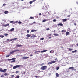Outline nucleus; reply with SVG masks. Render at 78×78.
<instances>
[{"mask_svg":"<svg viewBox=\"0 0 78 78\" xmlns=\"http://www.w3.org/2000/svg\"><path fill=\"white\" fill-rule=\"evenodd\" d=\"M14 52L13 51H12V52H11L10 53V54H13Z\"/></svg>","mask_w":78,"mask_h":78,"instance_id":"72a5a7b5","label":"nucleus"},{"mask_svg":"<svg viewBox=\"0 0 78 78\" xmlns=\"http://www.w3.org/2000/svg\"><path fill=\"white\" fill-rule=\"evenodd\" d=\"M49 30H50V29H49V28H48L46 29L47 31H49Z\"/></svg>","mask_w":78,"mask_h":78,"instance_id":"e433bc0d","label":"nucleus"},{"mask_svg":"<svg viewBox=\"0 0 78 78\" xmlns=\"http://www.w3.org/2000/svg\"><path fill=\"white\" fill-rule=\"evenodd\" d=\"M20 78V76H18L16 77V78Z\"/></svg>","mask_w":78,"mask_h":78,"instance_id":"a19ab883","label":"nucleus"},{"mask_svg":"<svg viewBox=\"0 0 78 78\" xmlns=\"http://www.w3.org/2000/svg\"><path fill=\"white\" fill-rule=\"evenodd\" d=\"M36 0H33V1H33V2H35V1H36Z\"/></svg>","mask_w":78,"mask_h":78,"instance_id":"5fc2aeb1","label":"nucleus"},{"mask_svg":"<svg viewBox=\"0 0 78 78\" xmlns=\"http://www.w3.org/2000/svg\"><path fill=\"white\" fill-rule=\"evenodd\" d=\"M41 13H40L39 14V16H41Z\"/></svg>","mask_w":78,"mask_h":78,"instance_id":"052dcab7","label":"nucleus"},{"mask_svg":"<svg viewBox=\"0 0 78 78\" xmlns=\"http://www.w3.org/2000/svg\"><path fill=\"white\" fill-rule=\"evenodd\" d=\"M34 37H36V35H34L31 36V38H34Z\"/></svg>","mask_w":78,"mask_h":78,"instance_id":"6ab92c4d","label":"nucleus"},{"mask_svg":"<svg viewBox=\"0 0 78 78\" xmlns=\"http://www.w3.org/2000/svg\"><path fill=\"white\" fill-rule=\"evenodd\" d=\"M49 36H51V34H50L49 35Z\"/></svg>","mask_w":78,"mask_h":78,"instance_id":"4d7b16f0","label":"nucleus"},{"mask_svg":"<svg viewBox=\"0 0 78 78\" xmlns=\"http://www.w3.org/2000/svg\"><path fill=\"white\" fill-rule=\"evenodd\" d=\"M12 39H17V38Z\"/></svg>","mask_w":78,"mask_h":78,"instance_id":"69168bd1","label":"nucleus"},{"mask_svg":"<svg viewBox=\"0 0 78 78\" xmlns=\"http://www.w3.org/2000/svg\"><path fill=\"white\" fill-rule=\"evenodd\" d=\"M18 23L19 24H21L22 23V22H20V21H19L18 22Z\"/></svg>","mask_w":78,"mask_h":78,"instance_id":"f704fd0d","label":"nucleus"},{"mask_svg":"<svg viewBox=\"0 0 78 78\" xmlns=\"http://www.w3.org/2000/svg\"><path fill=\"white\" fill-rule=\"evenodd\" d=\"M21 66V65H16V66H15L13 67V69H15L16 68H19Z\"/></svg>","mask_w":78,"mask_h":78,"instance_id":"f03ea898","label":"nucleus"},{"mask_svg":"<svg viewBox=\"0 0 78 78\" xmlns=\"http://www.w3.org/2000/svg\"><path fill=\"white\" fill-rule=\"evenodd\" d=\"M33 1H30L29 2V3H30V4H32V3H33Z\"/></svg>","mask_w":78,"mask_h":78,"instance_id":"b1692460","label":"nucleus"},{"mask_svg":"<svg viewBox=\"0 0 78 78\" xmlns=\"http://www.w3.org/2000/svg\"><path fill=\"white\" fill-rule=\"evenodd\" d=\"M12 60H15L16 59V58H11Z\"/></svg>","mask_w":78,"mask_h":78,"instance_id":"2f4dec72","label":"nucleus"},{"mask_svg":"<svg viewBox=\"0 0 78 78\" xmlns=\"http://www.w3.org/2000/svg\"><path fill=\"white\" fill-rule=\"evenodd\" d=\"M4 13L5 14H8V11H5L4 12Z\"/></svg>","mask_w":78,"mask_h":78,"instance_id":"f8f14e48","label":"nucleus"},{"mask_svg":"<svg viewBox=\"0 0 78 78\" xmlns=\"http://www.w3.org/2000/svg\"><path fill=\"white\" fill-rule=\"evenodd\" d=\"M30 19H34V18H33V17H30Z\"/></svg>","mask_w":78,"mask_h":78,"instance_id":"49530a36","label":"nucleus"},{"mask_svg":"<svg viewBox=\"0 0 78 78\" xmlns=\"http://www.w3.org/2000/svg\"><path fill=\"white\" fill-rule=\"evenodd\" d=\"M15 62H16V60H12L11 61V63H12Z\"/></svg>","mask_w":78,"mask_h":78,"instance_id":"c85d7f7f","label":"nucleus"},{"mask_svg":"<svg viewBox=\"0 0 78 78\" xmlns=\"http://www.w3.org/2000/svg\"><path fill=\"white\" fill-rule=\"evenodd\" d=\"M40 52V51H37L35 52V53L36 54H39V52Z\"/></svg>","mask_w":78,"mask_h":78,"instance_id":"423d86ee","label":"nucleus"},{"mask_svg":"<svg viewBox=\"0 0 78 78\" xmlns=\"http://www.w3.org/2000/svg\"><path fill=\"white\" fill-rule=\"evenodd\" d=\"M9 24H7L4 25V27H7V26H8L9 25Z\"/></svg>","mask_w":78,"mask_h":78,"instance_id":"a878e982","label":"nucleus"},{"mask_svg":"<svg viewBox=\"0 0 78 78\" xmlns=\"http://www.w3.org/2000/svg\"><path fill=\"white\" fill-rule=\"evenodd\" d=\"M7 70V69H5L4 70H3L1 68H0V72H4L5 73L6 72V71Z\"/></svg>","mask_w":78,"mask_h":78,"instance_id":"7ed1b4c3","label":"nucleus"},{"mask_svg":"<svg viewBox=\"0 0 78 78\" xmlns=\"http://www.w3.org/2000/svg\"><path fill=\"white\" fill-rule=\"evenodd\" d=\"M69 32H66V36H68V35H69Z\"/></svg>","mask_w":78,"mask_h":78,"instance_id":"dca6fc26","label":"nucleus"},{"mask_svg":"<svg viewBox=\"0 0 78 78\" xmlns=\"http://www.w3.org/2000/svg\"><path fill=\"white\" fill-rule=\"evenodd\" d=\"M70 16H70V15H68V16H67V17H70Z\"/></svg>","mask_w":78,"mask_h":78,"instance_id":"79ce46f5","label":"nucleus"},{"mask_svg":"<svg viewBox=\"0 0 78 78\" xmlns=\"http://www.w3.org/2000/svg\"><path fill=\"white\" fill-rule=\"evenodd\" d=\"M52 51H50V53H53V52H52Z\"/></svg>","mask_w":78,"mask_h":78,"instance_id":"864d4df0","label":"nucleus"},{"mask_svg":"<svg viewBox=\"0 0 78 78\" xmlns=\"http://www.w3.org/2000/svg\"><path fill=\"white\" fill-rule=\"evenodd\" d=\"M8 34L7 33H6L4 34V35L5 36H8Z\"/></svg>","mask_w":78,"mask_h":78,"instance_id":"c9c22d12","label":"nucleus"},{"mask_svg":"<svg viewBox=\"0 0 78 78\" xmlns=\"http://www.w3.org/2000/svg\"><path fill=\"white\" fill-rule=\"evenodd\" d=\"M74 25H75V26H76V23H74Z\"/></svg>","mask_w":78,"mask_h":78,"instance_id":"09e8293b","label":"nucleus"},{"mask_svg":"<svg viewBox=\"0 0 78 78\" xmlns=\"http://www.w3.org/2000/svg\"><path fill=\"white\" fill-rule=\"evenodd\" d=\"M0 37H1V38H3V37H4V36L3 35H0Z\"/></svg>","mask_w":78,"mask_h":78,"instance_id":"cd10ccee","label":"nucleus"},{"mask_svg":"<svg viewBox=\"0 0 78 78\" xmlns=\"http://www.w3.org/2000/svg\"><path fill=\"white\" fill-rule=\"evenodd\" d=\"M47 66H42V67H41L40 69L42 70H46L47 69Z\"/></svg>","mask_w":78,"mask_h":78,"instance_id":"f257e3e1","label":"nucleus"},{"mask_svg":"<svg viewBox=\"0 0 78 78\" xmlns=\"http://www.w3.org/2000/svg\"><path fill=\"white\" fill-rule=\"evenodd\" d=\"M67 49H69L68 50H69V51H71L73 50V49L72 48H68Z\"/></svg>","mask_w":78,"mask_h":78,"instance_id":"a211bd4d","label":"nucleus"},{"mask_svg":"<svg viewBox=\"0 0 78 78\" xmlns=\"http://www.w3.org/2000/svg\"><path fill=\"white\" fill-rule=\"evenodd\" d=\"M55 75L56 76L59 77V74L58 73H56L55 74Z\"/></svg>","mask_w":78,"mask_h":78,"instance_id":"0eeeda50","label":"nucleus"},{"mask_svg":"<svg viewBox=\"0 0 78 78\" xmlns=\"http://www.w3.org/2000/svg\"><path fill=\"white\" fill-rule=\"evenodd\" d=\"M26 36H27V37H31V35L27 34L26 35Z\"/></svg>","mask_w":78,"mask_h":78,"instance_id":"aec40b11","label":"nucleus"},{"mask_svg":"<svg viewBox=\"0 0 78 78\" xmlns=\"http://www.w3.org/2000/svg\"><path fill=\"white\" fill-rule=\"evenodd\" d=\"M29 58V57H22V58L24 59H27V58Z\"/></svg>","mask_w":78,"mask_h":78,"instance_id":"1a4fd4ad","label":"nucleus"},{"mask_svg":"<svg viewBox=\"0 0 78 78\" xmlns=\"http://www.w3.org/2000/svg\"><path fill=\"white\" fill-rule=\"evenodd\" d=\"M4 76L3 75H2L1 76V77L2 78H4Z\"/></svg>","mask_w":78,"mask_h":78,"instance_id":"473e14b6","label":"nucleus"},{"mask_svg":"<svg viewBox=\"0 0 78 78\" xmlns=\"http://www.w3.org/2000/svg\"><path fill=\"white\" fill-rule=\"evenodd\" d=\"M15 73H19V71H16Z\"/></svg>","mask_w":78,"mask_h":78,"instance_id":"58836bf2","label":"nucleus"},{"mask_svg":"<svg viewBox=\"0 0 78 78\" xmlns=\"http://www.w3.org/2000/svg\"><path fill=\"white\" fill-rule=\"evenodd\" d=\"M4 75L5 76H7L9 75V74L8 73H5L4 74Z\"/></svg>","mask_w":78,"mask_h":78,"instance_id":"4be33fe9","label":"nucleus"},{"mask_svg":"<svg viewBox=\"0 0 78 78\" xmlns=\"http://www.w3.org/2000/svg\"><path fill=\"white\" fill-rule=\"evenodd\" d=\"M6 5V4L4 3V4H3V6H5V5Z\"/></svg>","mask_w":78,"mask_h":78,"instance_id":"ea45409f","label":"nucleus"},{"mask_svg":"<svg viewBox=\"0 0 78 78\" xmlns=\"http://www.w3.org/2000/svg\"><path fill=\"white\" fill-rule=\"evenodd\" d=\"M12 59L11 58H9V59H8V60H7L8 61H11L12 60Z\"/></svg>","mask_w":78,"mask_h":78,"instance_id":"4c0bfd02","label":"nucleus"},{"mask_svg":"<svg viewBox=\"0 0 78 78\" xmlns=\"http://www.w3.org/2000/svg\"><path fill=\"white\" fill-rule=\"evenodd\" d=\"M54 36H59V35L58 34L55 33L54 34Z\"/></svg>","mask_w":78,"mask_h":78,"instance_id":"6e6552de","label":"nucleus"},{"mask_svg":"<svg viewBox=\"0 0 78 78\" xmlns=\"http://www.w3.org/2000/svg\"><path fill=\"white\" fill-rule=\"evenodd\" d=\"M18 22V21H17L15 22H14V24L15 23H17Z\"/></svg>","mask_w":78,"mask_h":78,"instance_id":"a18cd8bd","label":"nucleus"},{"mask_svg":"<svg viewBox=\"0 0 78 78\" xmlns=\"http://www.w3.org/2000/svg\"><path fill=\"white\" fill-rule=\"evenodd\" d=\"M57 25L58 26H59V25L60 26H62V27L63 26V24L61 23H59L58 24H57Z\"/></svg>","mask_w":78,"mask_h":78,"instance_id":"9d476101","label":"nucleus"},{"mask_svg":"<svg viewBox=\"0 0 78 78\" xmlns=\"http://www.w3.org/2000/svg\"><path fill=\"white\" fill-rule=\"evenodd\" d=\"M76 45L77 46H78V43H77V44Z\"/></svg>","mask_w":78,"mask_h":78,"instance_id":"774afa93","label":"nucleus"},{"mask_svg":"<svg viewBox=\"0 0 78 78\" xmlns=\"http://www.w3.org/2000/svg\"><path fill=\"white\" fill-rule=\"evenodd\" d=\"M16 46L18 47H22V46L21 45H20V44H17L16 45Z\"/></svg>","mask_w":78,"mask_h":78,"instance_id":"ddd939ff","label":"nucleus"},{"mask_svg":"<svg viewBox=\"0 0 78 78\" xmlns=\"http://www.w3.org/2000/svg\"><path fill=\"white\" fill-rule=\"evenodd\" d=\"M77 50H75V51H72V53H74L75 52H77Z\"/></svg>","mask_w":78,"mask_h":78,"instance_id":"412c9836","label":"nucleus"},{"mask_svg":"<svg viewBox=\"0 0 78 78\" xmlns=\"http://www.w3.org/2000/svg\"><path fill=\"white\" fill-rule=\"evenodd\" d=\"M30 57H32V56H33V54H31L30 55Z\"/></svg>","mask_w":78,"mask_h":78,"instance_id":"de8ad7c7","label":"nucleus"},{"mask_svg":"<svg viewBox=\"0 0 78 78\" xmlns=\"http://www.w3.org/2000/svg\"><path fill=\"white\" fill-rule=\"evenodd\" d=\"M19 51V50L17 49V50H15L14 51H13L15 52H17V51Z\"/></svg>","mask_w":78,"mask_h":78,"instance_id":"393cba45","label":"nucleus"},{"mask_svg":"<svg viewBox=\"0 0 78 78\" xmlns=\"http://www.w3.org/2000/svg\"><path fill=\"white\" fill-rule=\"evenodd\" d=\"M14 22V21H10V23H13Z\"/></svg>","mask_w":78,"mask_h":78,"instance_id":"8fccbe9b","label":"nucleus"},{"mask_svg":"<svg viewBox=\"0 0 78 78\" xmlns=\"http://www.w3.org/2000/svg\"><path fill=\"white\" fill-rule=\"evenodd\" d=\"M33 23H32V24H30V25H33Z\"/></svg>","mask_w":78,"mask_h":78,"instance_id":"680f3d73","label":"nucleus"},{"mask_svg":"<svg viewBox=\"0 0 78 78\" xmlns=\"http://www.w3.org/2000/svg\"><path fill=\"white\" fill-rule=\"evenodd\" d=\"M11 67H13V65H11Z\"/></svg>","mask_w":78,"mask_h":78,"instance_id":"0e129e2a","label":"nucleus"},{"mask_svg":"<svg viewBox=\"0 0 78 78\" xmlns=\"http://www.w3.org/2000/svg\"><path fill=\"white\" fill-rule=\"evenodd\" d=\"M59 69V67H57L56 68V70H58Z\"/></svg>","mask_w":78,"mask_h":78,"instance_id":"bb28decb","label":"nucleus"},{"mask_svg":"<svg viewBox=\"0 0 78 78\" xmlns=\"http://www.w3.org/2000/svg\"><path fill=\"white\" fill-rule=\"evenodd\" d=\"M25 72H24L23 73V74H25Z\"/></svg>","mask_w":78,"mask_h":78,"instance_id":"13d9d810","label":"nucleus"},{"mask_svg":"<svg viewBox=\"0 0 78 78\" xmlns=\"http://www.w3.org/2000/svg\"><path fill=\"white\" fill-rule=\"evenodd\" d=\"M67 20V19H65L63 20V22H66Z\"/></svg>","mask_w":78,"mask_h":78,"instance_id":"9b49d317","label":"nucleus"},{"mask_svg":"<svg viewBox=\"0 0 78 78\" xmlns=\"http://www.w3.org/2000/svg\"><path fill=\"white\" fill-rule=\"evenodd\" d=\"M26 39H29V38L27 37L26 38Z\"/></svg>","mask_w":78,"mask_h":78,"instance_id":"e2e57ef3","label":"nucleus"},{"mask_svg":"<svg viewBox=\"0 0 78 78\" xmlns=\"http://www.w3.org/2000/svg\"><path fill=\"white\" fill-rule=\"evenodd\" d=\"M46 21H47V20H44L42 21V22H46Z\"/></svg>","mask_w":78,"mask_h":78,"instance_id":"c756f323","label":"nucleus"},{"mask_svg":"<svg viewBox=\"0 0 78 78\" xmlns=\"http://www.w3.org/2000/svg\"><path fill=\"white\" fill-rule=\"evenodd\" d=\"M10 55H6V58H8V57H9Z\"/></svg>","mask_w":78,"mask_h":78,"instance_id":"7c9ffc66","label":"nucleus"},{"mask_svg":"<svg viewBox=\"0 0 78 78\" xmlns=\"http://www.w3.org/2000/svg\"><path fill=\"white\" fill-rule=\"evenodd\" d=\"M27 33H29V30H27Z\"/></svg>","mask_w":78,"mask_h":78,"instance_id":"6e6d98bb","label":"nucleus"},{"mask_svg":"<svg viewBox=\"0 0 78 78\" xmlns=\"http://www.w3.org/2000/svg\"><path fill=\"white\" fill-rule=\"evenodd\" d=\"M48 39H51V37H49Z\"/></svg>","mask_w":78,"mask_h":78,"instance_id":"bf43d9fd","label":"nucleus"},{"mask_svg":"<svg viewBox=\"0 0 78 78\" xmlns=\"http://www.w3.org/2000/svg\"><path fill=\"white\" fill-rule=\"evenodd\" d=\"M35 23H36V22H35V21L33 23H32V24H35Z\"/></svg>","mask_w":78,"mask_h":78,"instance_id":"c03bdc74","label":"nucleus"},{"mask_svg":"<svg viewBox=\"0 0 78 78\" xmlns=\"http://www.w3.org/2000/svg\"><path fill=\"white\" fill-rule=\"evenodd\" d=\"M35 78H38V76H35Z\"/></svg>","mask_w":78,"mask_h":78,"instance_id":"603ef678","label":"nucleus"},{"mask_svg":"<svg viewBox=\"0 0 78 78\" xmlns=\"http://www.w3.org/2000/svg\"><path fill=\"white\" fill-rule=\"evenodd\" d=\"M36 30H32L31 31V32H36Z\"/></svg>","mask_w":78,"mask_h":78,"instance_id":"2eb2a0df","label":"nucleus"},{"mask_svg":"<svg viewBox=\"0 0 78 78\" xmlns=\"http://www.w3.org/2000/svg\"><path fill=\"white\" fill-rule=\"evenodd\" d=\"M53 22H56V20H53Z\"/></svg>","mask_w":78,"mask_h":78,"instance_id":"37998d69","label":"nucleus"},{"mask_svg":"<svg viewBox=\"0 0 78 78\" xmlns=\"http://www.w3.org/2000/svg\"><path fill=\"white\" fill-rule=\"evenodd\" d=\"M72 69V71H76V69H74V67H70L69 68V69Z\"/></svg>","mask_w":78,"mask_h":78,"instance_id":"39448f33","label":"nucleus"},{"mask_svg":"<svg viewBox=\"0 0 78 78\" xmlns=\"http://www.w3.org/2000/svg\"><path fill=\"white\" fill-rule=\"evenodd\" d=\"M11 76L12 77H14V75H11Z\"/></svg>","mask_w":78,"mask_h":78,"instance_id":"3c124183","label":"nucleus"},{"mask_svg":"<svg viewBox=\"0 0 78 78\" xmlns=\"http://www.w3.org/2000/svg\"><path fill=\"white\" fill-rule=\"evenodd\" d=\"M56 62V61L55 60L52 61H51V62H50L48 63V64H53V63H55Z\"/></svg>","mask_w":78,"mask_h":78,"instance_id":"20e7f679","label":"nucleus"},{"mask_svg":"<svg viewBox=\"0 0 78 78\" xmlns=\"http://www.w3.org/2000/svg\"><path fill=\"white\" fill-rule=\"evenodd\" d=\"M41 39H44V38H42Z\"/></svg>","mask_w":78,"mask_h":78,"instance_id":"338daca9","label":"nucleus"},{"mask_svg":"<svg viewBox=\"0 0 78 78\" xmlns=\"http://www.w3.org/2000/svg\"><path fill=\"white\" fill-rule=\"evenodd\" d=\"M47 51V50H43L41 51V52H40V53H44L45 52H46Z\"/></svg>","mask_w":78,"mask_h":78,"instance_id":"f3484780","label":"nucleus"},{"mask_svg":"<svg viewBox=\"0 0 78 78\" xmlns=\"http://www.w3.org/2000/svg\"><path fill=\"white\" fill-rule=\"evenodd\" d=\"M14 30V28H12L10 30V31H13Z\"/></svg>","mask_w":78,"mask_h":78,"instance_id":"4468645a","label":"nucleus"},{"mask_svg":"<svg viewBox=\"0 0 78 78\" xmlns=\"http://www.w3.org/2000/svg\"><path fill=\"white\" fill-rule=\"evenodd\" d=\"M61 32H63V33L66 32V30H63L61 31Z\"/></svg>","mask_w":78,"mask_h":78,"instance_id":"5701e85b","label":"nucleus"}]
</instances>
